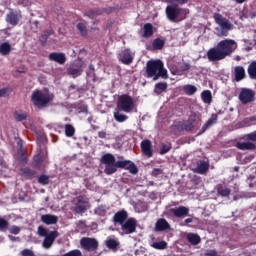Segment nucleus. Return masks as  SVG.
<instances>
[{"label":"nucleus","mask_w":256,"mask_h":256,"mask_svg":"<svg viewBox=\"0 0 256 256\" xmlns=\"http://www.w3.org/2000/svg\"><path fill=\"white\" fill-rule=\"evenodd\" d=\"M14 118L18 122L25 121L27 119V113H21L19 111H15Z\"/></svg>","instance_id":"nucleus-45"},{"label":"nucleus","mask_w":256,"mask_h":256,"mask_svg":"<svg viewBox=\"0 0 256 256\" xmlns=\"http://www.w3.org/2000/svg\"><path fill=\"white\" fill-rule=\"evenodd\" d=\"M120 227L126 235H131V233L137 231V220L135 218H128Z\"/></svg>","instance_id":"nucleus-13"},{"label":"nucleus","mask_w":256,"mask_h":256,"mask_svg":"<svg viewBox=\"0 0 256 256\" xmlns=\"http://www.w3.org/2000/svg\"><path fill=\"white\" fill-rule=\"evenodd\" d=\"M237 49V42L233 39H224L218 44L210 48L207 51V59L211 63H215V61H223V59L231 56V54Z\"/></svg>","instance_id":"nucleus-2"},{"label":"nucleus","mask_w":256,"mask_h":256,"mask_svg":"<svg viewBox=\"0 0 256 256\" xmlns=\"http://www.w3.org/2000/svg\"><path fill=\"white\" fill-rule=\"evenodd\" d=\"M187 15H189V9L187 8H180L171 5H168L166 7V16L169 21H177V19L183 21L187 19Z\"/></svg>","instance_id":"nucleus-6"},{"label":"nucleus","mask_w":256,"mask_h":256,"mask_svg":"<svg viewBox=\"0 0 256 256\" xmlns=\"http://www.w3.org/2000/svg\"><path fill=\"white\" fill-rule=\"evenodd\" d=\"M20 255L21 256H37V255H35V252H33V250H31V249H24V250H22L21 252H20Z\"/></svg>","instance_id":"nucleus-51"},{"label":"nucleus","mask_w":256,"mask_h":256,"mask_svg":"<svg viewBox=\"0 0 256 256\" xmlns=\"http://www.w3.org/2000/svg\"><path fill=\"white\" fill-rule=\"evenodd\" d=\"M167 82H158L154 86V93L157 95H161V93L167 91Z\"/></svg>","instance_id":"nucleus-31"},{"label":"nucleus","mask_w":256,"mask_h":256,"mask_svg":"<svg viewBox=\"0 0 256 256\" xmlns=\"http://www.w3.org/2000/svg\"><path fill=\"white\" fill-rule=\"evenodd\" d=\"M152 47L156 51H160L161 49H163V47H165V40H163L161 38L154 39L152 42Z\"/></svg>","instance_id":"nucleus-33"},{"label":"nucleus","mask_w":256,"mask_h":256,"mask_svg":"<svg viewBox=\"0 0 256 256\" xmlns=\"http://www.w3.org/2000/svg\"><path fill=\"white\" fill-rule=\"evenodd\" d=\"M201 98L203 103H207L208 105L213 101V96L211 95V91L205 90L201 93Z\"/></svg>","instance_id":"nucleus-36"},{"label":"nucleus","mask_w":256,"mask_h":256,"mask_svg":"<svg viewBox=\"0 0 256 256\" xmlns=\"http://www.w3.org/2000/svg\"><path fill=\"white\" fill-rule=\"evenodd\" d=\"M140 147L145 157H153V144L151 143V140H143Z\"/></svg>","instance_id":"nucleus-18"},{"label":"nucleus","mask_w":256,"mask_h":256,"mask_svg":"<svg viewBox=\"0 0 256 256\" xmlns=\"http://www.w3.org/2000/svg\"><path fill=\"white\" fill-rule=\"evenodd\" d=\"M214 20L215 23H217V25H219V27L221 28L220 35L222 37H227V35H229V31L233 29V24H231V22H229V20L223 17V15H221L220 13L214 14Z\"/></svg>","instance_id":"nucleus-8"},{"label":"nucleus","mask_w":256,"mask_h":256,"mask_svg":"<svg viewBox=\"0 0 256 256\" xmlns=\"http://www.w3.org/2000/svg\"><path fill=\"white\" fill-rule=\"evenodd\" d=\"M153 33H155V31L153 30V24H144L142 37H144L145 39H149V37H153Z\"/></svg>","instance_id":"nucleus-28"},{"label":"nucleus","mask_w":256,"mask_h":256,"mask_svg":"<svg viewBox=\"0 0 256 256\" xmlns=\"http://www.w3.org/2000/svg\"><path fill=\"white\" fill-rule=\"evenodd\" d=\"M38 183L40 185H49V176L42 174L38 177Z\"/></svg>","instance_id":"nucleus-48"},{"label":"nucleus","mask_w":256,"mask_h":256,"mask_svg":"<svg viewBox=\"0 0 256 256\" xmlns=\"http://www.w3.org/2000/svg\"><path fill=\"white\" fill-rule=\"evenodd\" d=\"M9 227V222L3 218H0V231H4V229H7Z\"/></svg>","instance_id":"nucleus-52"},{"label":"nucleus","mask_w":256,"mask_h":256,"mask_svg":"<svg viewBox=\"0 0 256 256\" xmlns=\"http://www.w3.org/2000/svg\"><path fill=\"white\" fill-rule=\"evenodd\" d=\"M94 213L96 215H99V217H105L107 215V206L100 205L97 208H95Z\"/></svg>","instance_id":"nucleus-41"},{"label":"nucleus","mask_w":256,"mask_h":256,"mask_svg":"<svg viewBox=\"0 0 256 256\" xmlns=\"http://www.w3.org/2000/svg\"><path fill=\"white\" fill-rule=\"evenodd\" d=\"M217 193L221 197H229V195H231V189H229L225 186H218Z\"/></svg>","instance_id":"nucleus-39"},{"label":"nucleus","mask_w":256,"mask_h":256,"mask_svg":"<svg viewBox=\"0 0 256 256\" xmlns=\"http://www.w3.org/2000/svg\"><path fill=\"white\" fill-rule=\"evenodd\" d=\"M195 121H197V113L193 112L191 114V118L188 119L185 122H178L175 125L171 126V131L173 133V135H179V133H181V131H187L188 133H191V131H193V129H195Z\"/></svg>","instance_id":"nucleus-5"},{"label":"nucleus","mask_w":256,"mask_h":256,"mask_svg":"<svg viewBox=\"0 0 256 256\" xmlns=\"http://www.w3.org/2000/svg\"><path fill=\"white\" fill-rule=\"evenodd\" d=\"M247 71H248V75H249L250 79H253L254 81H256V61H252L250 63Z\"/></svg>","instance_id":"nucleus-34"},{"label":"nucleus","mask_w":256,"mask_h":256,"mask_svg":"<svg viewBox=\"0 0 256 256\" xmlns=\"http://www.w3.org/2000/svg\"><path fill=\"white\" fill-rule=\"evenodd\" d=\"M23 163H27V158H23Z\"/></svg>","instance_id":"nucleus-63"},{"label":"nucleus","mask_w":256,"mask_h":256,"mask_svg":"<svg viewBox=\"0 0 256 256\" xmlns=\"http://www.w3.org/2000/svg\"><path fill=\"white\" fill-rule=\"evenodd\" d=\"M133 59H135V54L129 48L121 50L118 54V61L123 63V65H131Z\"/></svg>","instance_id":"nucleus-11"},{"label":"nucleus","mask_w":256,"mask_h":256,"mask_svg":"<svg viewBox=\"0 0 256 256\" xmlns=\"http://www.w3.org/2000/svg\"><path fill=\"white\" fill-rule=\"evenodd\" d=\"M82 73L83 68L81 66H79L78 68H75V66H70L67 68V74L71 75L74 79H76V77L81 76Z\"/></svg>","instance_id":"nucleus-29"},{"label":"nucleus","mask_w":256,"mask_h":256,"mask_svg":"<svg viewBox=\"0 0 256 256\" xmlns=\"http://www.w3.org/2000/svg\"><path fill=\"white\" fill-rule=\"evenodd\" d=\"M243 139L244 141H252L256 143V130L254 132L244 135Z\"/></svg>","instance_id":"nucleus-47"},{"label":"nucleus","mask_w":256,"mask_h":256,"mask_svg":"<svg viewBox=\"0 0 256 256\" xmlns=\"http://www.w3.org/2000/svg\"><path fill=\"white\" fill-rule=\"evenodd\" d=\"M9 96V88L0 89V97H8Z\"/></svg>","instance_id":"nucleus-56"},{"label":"nucleus","mask_w":256,"mask_h":256,"mask_svg":"<svg viewBox=\"0 0 256 256\" xmlns=\"http://www.w3.org/2000/svg\"><path fill=\"white\" fill-rule=\"evenodd\" d=\"M219 119L218 114H212L211 117L207 120V122L202 126L201 130L198 132V135H203L209 127H212V125H216L217 120Z\"/></svg>","instance_id":"nucleus-21"},{"label":"nucleus","mask_w":256,"mask_h":256,"mask_svg":"<svg viewBox=\"0 0 256 256\" xmlns=\"http://www.w3.org/2000/svg\"><path fill=\"white\" fill-rule=\"evenodd\" d=\"M76 27L82 37H87L89 31L87 30V25H85V23L79 22Z\"/></svg>","instance_id":"nucleus-38"},{"label":"nucleus","mask_w":256,"mask_h":256,"mask_svg":"<svg viewBox=\"0 0 256 256\" xmlns=\"http://www.w3.org/2000/svg\"><path fill=\"white\" fill-rule=\"evenodd\" d=\"M65 135L66 137H73L75 135V127L71 124H66L65 125Z\"/></svg>","instance_id":"nucleus-44"},{"label":"nucleus","mask_w":256,"mask_h":256,"mask_svg":"<svg viewBox=\"0 0 256 256\" xmlns=\"http://www.w3.org/2000/svg\"><path fill=\"white\" fill-rule=\"evenodd\" d=\"M38 235L40 237H47L49 235V232L47 231V229L43 226H39L38 227Z\"/></svg>","instance_id":"nucleus-49"},{"label":"nucleus","mask_w":256,"mask_h":256,"mask_svg":"<svg viewBox=\"0 0 256 256\" xmlns=\"http://www.w3.org/2000/svg\"><path fill=\"white\" fill-rule=\"evenodd\" d=\"M9 233H11V235H19L21 228L19 226H12L9 228Z\"/></svg>","instance_id":"nucleus-50"},{"label":"nucleus","mask_w":256,"mask_h":256,"mask_svg":"<svg viewBox=\"0 0 256 256\" xmlns=\"http://www.w3.org/2000/svg\"><path fill=\"white\" fill-rule=\"evenodd\" d=\"M41 221L45 223V225H56L59 221V217L52 214H44L41 216Z\"/></svg>","instance_id":"nucleus-24"},{"label":"nucleus","mask_w":256,"mask_h":256,"mask_svg":"<svg viewBox=\"0 0 256 256\" xmlns=\"http://www.w3.org/2000/svg\"><path fill=\"white\" fill-rule=\"evenodd\" d=\"M168 229H171V225L165 218H160L157 220L155 224V231L161 232V231H168Z\"/></svg>","instance_id":"nucleus-23"},{"label":"nucleus","mask_w":256,"mask_h":256,"mask_svg":"<svg viewBox=\"0 0 256 256\" xmlns=\"http://www.w3.org/2000/svg\"><path fill=\"white\" fill-rule=\"evenodd\" d=\"M22 18L23 15H21V11L10 9V12L6 15V23L16 27V25H19Z\"/></svg>","instance_id":"nucleus-12"},{"label":"nucleus","mask_w":256,"mask_h":256,"mask_svg":"<svg viewBox=\"0 0 256 256\" xmlns=\"http://www.w3.org/2000/svg\"><path fill=\"white\" fill-rule=\"evenodd\" d=\"M241 123H242V127H251L253 125H256V117L251 116L248 118H244Z\"/></svg>","instance_id":"nucleus-37"},{"label":"nucleus","mask_w":256,"mask_h":256,"mask_svg":"<svg viewBox=\"0 0 256 256\" xmlns=\"http://www.w3.org/2000/svg\"><path fill=\"white\" fill-rule=\"evenodd\" d=\"M185 223H186V224L193 223V218H187V219L185 220Z\"/></svg>","instance_id":"nucleus-61"},{"label":"nucleus","mask_w":256,"mask_h":256,"mask_svg":"<svg viewBox=\"0 0 256 256\" xmlns=\"http://www.w3.org/2000/svg\"><path fill=\"white\" fill-rule=\"evenodd\" d=\"M12 51L13 47L9 42H3L0 44V55H2V57H7V55H10Z\"/></svg>","instance_id":"nucleus-26"},{"label":"nucleus","mask_w":256,"mask_h":256,"mask_svg":"<svg viewBox=\"0 0 256 256\" xmlns=\"http://www.w3.org/2000/svg\"><path fill=\"white\" fill-rule=\"evenodd\" d=\"M120 111L121 110L117 108V110L114 112V119L117 121V123H125V121L129 119V116L122 114Z\"/></svg>","instance_id":"nucleus-32"},{"label":"nucleus","mask_w":256,"mask_h":256,"mask_svg":"<svg viewBox=\"0 0 256 256\" xmlns=\"http://www.w3.org/2000/svg\"><path fill=\"white\" fill-rule=\"evenodd\" d=\"M37 174V172L31 168L25 167V168H21L19 175L21 177H24L25 179H33V177H35V175Z\"/></svg>","instance_id":"nucleus-25"},{"label":"nucleus","mask_w":256,"mask_h":256,"mask_svg":"<svg viewBox=\"0 0 256 256\" xmlns=\"http://www.w3.org/2000/svg\"><path fill=\"white\" fill-rule=\"evenodd\" d=\"M44 241L42 242V247L44 249H51L53 246V243H55V239L59 237V232L58 231H51L48 233L47 236H44Z\"/></svg>","instance_id":"nucleus-15"},{"label":"nucleus","mask_w":256,"mask_h":256,"mask_svg":"<svg viewBox=\"0 0 256 256\" xmlns=\"http://www.w3.org/2000/svg\"><path fill=\"white\" fill-rule=\"evenodd\" d=\"M53 33H54L53 30H45L44 33L42 34V39H44V41H47V39H49V37H51Z\"/></svg>","instance_id":"nucleus-53"},{"label":"nucleus","mask_w":256,"mask_h":256,"mask_svg":"<svg viewBox=\"0 0 256 256\" xmlns=\"http://www.w3.org/2000/svg\"><path fill=\"white\" fill-rule=\"evenodd\" d=\"M186 240L188 241V243H190V245H199V243H201V236L195 233H188L186 235Z\"/></svg>","instance_id":"nucleus-27"},{"label":"nucleus","mask_w":256,"mask_h":256,"mask_svg":"<svg viewBox=\"0 0 256 256\" xmlns=\"http://www.w3.org/2000/svg\"><path fill=\"white\" fill-rule=\"evenodd\" d=\"M163 170L161 168H154L152 170V177H158V175H162Z\"/></svg>","instance_id":"nucleus-54"},{"label":"nucleus","mask_w":256,"mask_h":256,"mask_svg":"<svg viewBox=\"0 0 256 256\" xmlns=\"http://www.w3.org/2000/svg\"><path fill=\"white\" fill-rule=\"evenodd\" d=\"M5 163V160L3 159L2 156H0V165H3Z\"/></svg>","instance_id":"nucleus-62"},{"label":"nucleus","mask_w":256,"mask_h":256,"mask_svg":"<svg viewBox=\"0 0 256 256\" xmlns=\"http://www.w3.org/2000/svg\"><path fill=\"white\" fill-rule=\"evenodd\" d=\"M170 213H172V215H174V217L181 219V218L187 217V215H189V208H187L185 206H180L178 208H172V209H170Z\"/></svg>","instance_id":"nucleus-20"},{"label":"nucleus","mask_w":256,"mask_h":256,"mask_svg":"<svg viewBox=\"0 0 256 256\" xmlns=\"http://www.w3.org/2000/svg\"><path fill=\"white\" fill-rule=\"evenodd\" d=\"M236 147L240 151H255L256 145L255 143L251 142V140H245V142H237Z\"/></svg>","instance_id":"nucleus-19"},{"label":"nucleus","mask_w":256,"mask_h":256,"mask_svg":"<svg viewBox=\"0 0 256 256\" xmlns=\"http://www.w3.org/2000/svg\"><path fill=\"white\" fill-rule=\"evenodd\" d=\"M87 209H89V202L85 200V197L78 196L77 202L74 206L75 213H78V215H83V213L87 212Z\"/></svg>","instance_id":"nucleus-14"},{"label":"nucleus","mask_w":256,"mask_h":256,"mask_svg":"<svg viewBox=\"0 0 256 256\" xmlns=\"http://www.w3.org/2000/svg\"><path fill=\"white\" fill-rule=\"evenodd\" d=\"M234 171H239V167L236 166V167L234 168Z\"/></svg>","instance_id":"nucleus-64"},{"label":"nucleus","mask_w":256,"mask_h":256,"mask_svg":"<svg viewBox=\"0 0 256 256\" xmlns=\"http://www.w3.org/2000/svg\"><path fill=\"white\" fill-rule=\"evenodd\" d=\"M117 109L124 113H132L135 109V100L129 94H122L118 96Z\"/></svg>","instance_id":"nucleus-7"},{"label":"nucleus","mask_w":256,"mask_h":256,"mask_svg":"<svg viewBox=\"0 0 256 256\" xmlns=\"http://www.w3.org/2000/svg\"><path fill=\"white\" fill-rule=\"evenodd\" d=\"M100 161L103 165H106L104 169L106 175L117 173V169H126L127 171H130L132 175H137L139 173V168H137V165L131 160L115 161V156L111 153L104 154Z\"/></svg>","instance_id":"nucleus-1"},{"label":"nucleus","mask_w":256,"mask_h":256,"mask_svg":"<svg viewBox=\"0 0 256 256\" xmlns=\"http://www.w3.org/2000/svg\"><path fill=\"white\" fill-rule=\"evenodd\" d=\"M106 247H108V249L115 250L119 247V243L117 240L110 238L106 240Z\"/></svg>","instance_id":"nucleus-42"},{"label":"nucleus","mask_w":256,"mask_h":256,"mask_svg":"<svg viewBox=\"0 0 256 256\" xmlns=\"http://www.w3.org/2000/svg\"><path fill=\"white\" fill-rule=\"evenodd\" d=\"M238 99L239 101H241L242 105L253 103V101H255V91L249 88H242L239 93Z\"/></svg>","instance_id":"nucleus-10"},{"label":"nucleus","mask_w":256,"mask_h":256,"mask_svg":"<svg viewBox=\"0 0 256 256\" xmlns=\"http://www.w3.org/2000/svg\"><path fill=\"white\" fill-rule=\"evenodd\" d=\"M143 77L152 79V81H159V79H169L165 64L161 60H150L146 63Z\"/></svg>","instance_id":"nucleus-3"},{"label":"nucleus","mask_w":256,"mask_h":256,"mask_svg":"<svg viewBox=\"0 0 256 256\" xmlns=\"http://www.w3.org/2000/svg\"><path fill=\"white\" fill-rule=\"evenodd\" d=\"M45 161V158H43V155L37 154L34 156V167L36 169H41L43 167V163Z\"/></svg>","instance_id":"nucleus-35"},{"label":"nucleus","mask_w":256,"mask_h":256,"mask_svg":"<svg viewBox=\"0 0 256 256\" xmlns=\"http://www.w3.org/2000/svg\"><path fill=\"white\" fill-rule=\"evenodd\" d=\"M209 171V162H201L197 165L195 169V173H199V175H205L206 172Z\"/></svg>","instance_id":"nucleus-30"},{"label":"nucleus","mask_w":256,"mask_h":256,"mask_svg":"<svg viewBox=\"0 0 256 256\" xmlns=\"http://www.w3.org/2000/svg\"><path fill=\"white\" fill-rule=\"evenodd\" d=\"M245 77H247V74L245 73V68L243 66L234 67V81H236V83L243 81Z\"/></svg>","instance_id":"nucleus-22"},{"label":"nucleus","mask_w":256,"mask_h":256,"mask_svg":"<svg viewBox=\"0 0 256 256\" xmlns=\"http://www.w3.org/2000/svg\"><path fill=\"white\" fill-rule=\"evenodd\" d=\"M236 3H238V5H241L243 3H245V1L247 0H234Z\"/></svg>","instance_id":"nucleus-60"},{"label":"nucleus","mask_w":256,"mask_h":256,"mask_svg":"<svg viewBox=\"0 0 256 256\" xmlns=\"http://www.w3.org/2000/svg\"><path fill=\"white\" fill-rule=\"evenodd\" d=\"M183 91L186 95H195L197 93V87L187 84L183 86Z\"/></svg>","instance_id":"nucleus-40"},{"label":"nucleus","mask_w":256,"mask_h":256,"mask_svg":"<svg viewBox=\"0 0 256 256\" xmlns=\"http://www.w3.org/2000/svg\"><path fill=\"white\" fill-rule=\"evenodd\" d=\"M49 61H54L59 65H65L67 63V56L63 52H52L48 56Z\"/></svg>","instance_id":"nucleus-17"},{"label":"nucleus","mask_w":256,"mask_h":256,"mask_svg":"<svg viewBox=\"0 0 256 256\" xmlns=\"http://www.w3.org/2000/svg\"><path fill=\"white\" fill-rule=\"evenodd\" d=\"M204 256H219V254L217 253V250H207L204 253Z\"/></svg>","instance_id":"nucleus-57"},{"label":"nucleus","mask_w":256,"mask_h":256,"mask_svg":"<svg viewBox=\"0 0 256 256\" xmlns=\"http://www.w3.org/2000/svg\"><path fill=\"white\" fill-rule=\"evenodd\" d=\"M180 69L181 71H189V69H191V64L185 62L181 65Z\"/></svg>","instance_id":"nucleus-58"},{"label":"nucleus","mask_w":256,"mask_h":256,"mask_svg":"<svg viewBox=\"0 0 256 256\" xmlns=\"http://www.w3.org/2000/svg\"><path fill=\"white\" fill-rule=\"evenodd\" d=\"M98 137L99 139H105L107 137V132L105 131L98 132Z\"/></svg>","instance_id":"nucleus-59"},{"label":"nucleus","mask_w":256,"mask_h":256,"mask_svg":"<svg viewBox=\"0 0 256 256\" xmlns=\"http://www.w3.org/2000/svg\"><path fill=\"white\" fill-rule=\"evenodd\" d=\"M167 3H178L179 5H185L189 0H166Z\"/></svg>","instance_id":"nucleus-55"},{"label":"nucleus","mask_w":256,"mask_h":256,"mask_svg":"<svg viewBox=\"0 0 256 256\" xmlns=\"http://www.w3.org/2000/svg\"><path fill=\"white\" fill-rule=\"evenodd\" d=\"M51 101H53V95L39 89L34 90L31 95V103L36 109H45Z\"/></svg>","instance_id":"nucleus-4"},{"label":"nucleus","mask_w":256,"mask_h":256,"mask_svg":"<svg viewBox=\"0 0 256 256\" xmlns=\"http://www.w3.org/2000/svg\"><path fill=\"white\" fill-rule=\"evenodd\" d=\"M172 149L171 143L162 144L160 148V155H166V153H169Z\"/></svg>","instance_id":"nucleus-46"},{"label":"nucleus","mask_w":256,"mask_h":256,"mask_svg":"<svg viewBox=\"0 0 256 256\" xmlns=\"http://www.w3.org/2000/svg\"><path fill=\"white\" fill-rule=\"evenodd\" d=\"M80 246L84 251H97L99 249V242L95 238L83 237L80 240Z\"/></svg>","instance_id":"nucleus-9"},{"label":"nucleus","mask_w":256,"mask_h":256,"mask_svg":"<svg viewBox=\"0 0 256 256\" xmlns=\"http://www.w3.org/2000/svg\"><path fill=\"white\" fill-rule=\"evenodd\" d=\"M129 218V213L127 210L122 209L116 212L112 218L114 225H122Z\"/></svg>","instance_id":"nucleus-16"},{"label":"nucleus","mask_w":256,"mask_h":256,"mask_svg":"<svg viewBox=\"0 0 256 256\" xmlns=\"http://www.w3.org/2000/svg\"><path fill=\"white\" fill-rule=\"evenodd\" d=\"M151 247H153V249H157L158 251H163V249H167V242H154L152 243Z\"/></svg>","instance_id":"nucleus-43"}]
</instances>
